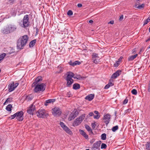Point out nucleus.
Returning <instances> with one entry per match:
<instances>
[{"mask_svg":"<svg viewBox=\"0 0 150 150\" xmlns=\"http://www.w3.org/2000/svg\"><path fill=\"white\" fill-rule=\"evenodd\" d=\"M29 37L27 35L21 36L17 41V47L18 49H22L25 46L28 40Z\"/></svg>","mask_w":150,"mask_h":150,"instance_id":"f257e3e1","label":"nucleus"},{"mask_svg":"<svg viewBox=\"0 0 150 150\" xmlns=\"http://www.w3.org/2000/svg\"><path fill=\"white\" fill-rule=\"evenodd\" d=\"M17 29V26L13 24L8 25L6 28H4L2 31V33L8 34L15 31Z\"/></svg>","mask_w":150,"mask_h":150,"instance_id":"f03ea898","label":"nucleus"},{"mask_svg":"<svg viewBox=\"0 0 150 150\" xmlns=\"http://www.w3.org/2000/svg\"><path fill=\"white\" fill-rule=\"evenodd\" d=\"M35 86L34 92L37 93H40L45 91L46 85L45 83H43L36 84Z\"/></svg>","mask_w":150,"mask_h":150,"instance_id":"7ed1b4c3","label":"nucleus"},{"mask_svg":"<svg viewBox=\"0 0 150 150\" xmlns=\"http://www.w3.org/2000/svg\"><path fill=\"white\" fill-rule=\"evenodd\" d=\"M85 116L86 114H83L77 117L73 122L72 126L74 127H75L79 125L84 119Z\"/></svg>","mask_w":150,"mask_h":150,"instance_id":"20e7f679","label":"nucleus"},{"mask_svg":"<svg viewBox=\"0 0 150 150\" xmlns=\"http://www.w3.org/2000/svg\"><path fill=\"white\" fill-rule=\"evenodd\" d=\"M37 116L39 118H45L48 115V114L44 109H39L36 112Z\"/></svg>","mask_w":150,"mask_h":150,"instance_id":"39448f33","label":"nucleus"},{"mask_svg":"<svg viewBox=\"0 0 150 150\" xmlns=\"http://www.w3.org/2000/svg\"><path fill=\"white\" fill-rule=\"evenodd\" d=\"M52 115L55 116H59L62 113L61 110L58 107L52 108Z\"/></svg>","mask_w":150,"mask_h":150,"instance_id":"423d86ee","label":"nucleus"},{"mask_svg":"<svg viewBox=\"0 0 150 150\" xmlns=\"http://www.w3.org/2000/svg\"><path fill=\"white\" fill-rule=\"evenodd\" d=\"M29 20L28 15H25L23 20V26H22V27L25 28L29 26L30 24Z\"/></svg>","mask_w":150,"mask_h":150,"instance_id":"0eeeda50","label":"nucleus"},{"mask_svg":"<svg viewBox=\"0 0 150 150\" xmlns=\"http://www.w3.org/2000/svg\"><path fill=\"white\" fill-rule=\"evenodd\" d=\"M79 112L77 111V110L76 109L74 110L68 118V120L69 121H71L74 119L75 117L78 115Z\"/></svg>","mask_w":150,"mask_h":150,"instance_id":"6e6552de","label":"nucleus"},{"mask_svg":"<svg viewBox=\"0 0 150 150\" xmlns=\"http://www.w3.org/2000/svg\"><path fill=\"white\" fill-rule=\"evenodd\" d=\"M16 119L19 122H21L23 120L24 113L22 111L16 112Z\"/></svg>","mask_w":150,"mask_h":150,"instance_id":"1a4fd4ad","label":"nucleus"},{"mask_svg":"<svg viewBox=\"0 0 150 150\" xmlns=\"http://www.w3.org/2000/svg\"><path fill=\"white\" fill-rule=\"evenodd\" d=\"M111 118V115L109 114H106L104 115L103 120H104V122L105 123L106 125H108L109 123Z\"/></svg>","mask_w":150,"mask_h":150,"instance_id":"9d476101","label":"nucleus"},{"mask_svg":"<svg viewBox=\"0 0 150 150\" xmlns=\"http://www.w3.org/2000/svg\"><path fill=\"white\" fill-rule=\"evenodd\" d=\"M35 110V107L33 104H31L28 107L27 110V112L30 115H33L34 112Z\"/></svg>","mask_w":150,"mask_h":150,"instance_id":"9b49d317","label":"nucleus"},{"mask_svg":"<svg viewBox=\"0 0 150 150\" xmlns=\"http://www.w3.org/2000/svg\"><path fill=\"white\" fill-rule=\"evenodd\" d=\"M101 143V142L100 141H99L94 143L91 148L92 149V150H96V149H99Z\"/></svg>","mask_w":150,"mask_h":150,"instance_id":"f8f14e48","label":"nucleus"},{"mask_svg":"<svg viewBox=\"0 0 150 150\" xmlns=\"http://www.w3.org/2000/svg\"><path fill=\"white\" fill-rule=\"evenodd\" d=\"M92 59L93 60V62L96 64H97L100 62L99 57H98L97 54L94 53L92 55Z\"/></svg>","mask_w":150,"mask_h":150,"instance_id":"ddd939ff","label":"nucleus"},{"mask_svg":"<svg viewBox=\"0 0 150 150\" xmlns=\"http://www.w3.org/2000/svg\"><path fill=\"white\" fill-rule=\"evenodd\" d=\"M121 72L120 70H117L111 76V78L114 79H116L121 74Z\"/></svg>","mask_w":150,"mask_h":150,"instance_id":"4468645a","label":"nucleus"},{"mask_svg":"<svg viewBox=\"0 0 150 150\" xmlns=\"http://www.w3.org/2000/svg\"><path fill=\"white\" fill-rule=\"evenodd\" d=\"M42 77L41 76H38L36 79L35 80V82L33 83L32 84V87H33L35 86V85L39 84L38 83L41 81H42Z\"/></svg>","mask_w":150,"mask_h":150,"instance_id":"2eb2a0df","label":"nucleus"},{"mask_svg":"<svg viewBox=\"0 0 150 150\" xmlns=\"http://www.w3.org/2000/svg\"><path fill=\"white\" fill-rule=\"evenodd\" d=\"M67 76L65 79H72V78L74 76V74L71 72H68L66 74Z\"/></svg>","mask_w":150,"mask_h":150,"instance_id":"dca6fc26","label":"nucleus"},{"mask_svg":"<svg viewBox=\"0 0 150 150\" xmlns=\"http://www.w3.org/2000/svg\"><path fill=\"white\" fill-rule=\"evenodd\" d=\"M8 91L9 92H11L13 91L15 89L14 87V82H12L9 84L8 86Z\"/></svg>","mask_w":150,"mask_h":150,"instance_id":"f3484780","label":"nucleus"},{"mask_svg":"<svg viewBox=\"0 0 150 150\" xmlns=\"http://www.w3.org/2000/svg\"><path fill=\"white\" fill-rule=\"evenodd\" d=\"M67 81V86L68 87H70L71 85L73 83L74 80L73 79H65Z\"/></svg>","mask_w":150,"mask_h":150,"instance_id":"a211bd4d","label":"nucleus"},{"mask_svg":"<svg viewBox=\"0 0 150 150\" xmlns=\"http://www.w3.org/2000/svg\"><path fill=\"white\" fill-rule=\"evenodd\" d=\"M79 132L80 134L82 135L86 139H88V135L86 134V132L82 130L79 129Z\"/></svg>","mask_w":150,"mask_h":150,"instance_id":"6ab92c4d","label":"nucleus"},{"mask_svg":"<svg viewBox=\"0 0 150 150\" xmlns=\"http://www.w3.org/2000/svg\"><path fill=\"white\" fill-rule=\"evenodd\" d=\"M94 97V94H90L86 96L85 99L88 100L89 101L92 100Z\"/></svg>","mask_w":150,"mask_h":150,"instance_id":"aec40b11","label":"nucleus"},{"mask_svg":"<svg viewBox=\"0 0 150 150\" xmlns=\"http://www.w3.org/2000/svg\"><path fill=\"white\" fill-rule=\"evenodd\" d=\"M56 99H49L46 100L45 102V105L47 106L48 105V104L53 103L55 101Z\"/></svg>","mask_w":150,"mask_h":150,"instance_id":"412c9836","label":"nucleus"},{"mask_svg":"<svg viewBox=\"0 0 150 150\" xmlns=\"http://www.w3.org/2000/svg\"><path fill=\"white\" fill-rule=\"evenodd\" d=\"M94 113L96 115H94L93 118L94 119H98L100 117V113L97 110H95L94 112Z\"/></svg>","mask_w":150,"mask_h":150,"instance_id":"4be33fe9","label":"nucleus"},{"mask_svg":"<svg viewBox=\"0 0 150 150\" xmlns=\"http://www.w3.org/2000/svg\"><path fill=\"white\" fill-rule=\"evenodd\" d=\"M85 127L86 129L90 133L93 134V133L92 131V130L91 129L90 127L88 125H85Z\"/></svg>","mask_w":150,"mask_h":150,"instance_id":"5701e85b","label":"nucleus"},{"mask_svg":"<svg viewBox=\"0 0 150 150\" xmlns=\"http://www.w3.org/2000/svg\"><path fill=\"white\" fill-rule=\"evenodd\" d=\"M60 125L61 127L65 131H66L68 128V127L65 125L63 122H60Z\"/></svg>","mask_w":150,"mask_h":150,"instance_id":"b1692460","label":"nucleus"},{"mask_svg":"<svg viewBox=\"0 0 150 150\" xmlns=\"http://www.w3.org/2000/svg\"><path fill=\"white\" fill-rule=\"evenodd\" d=\"M137 55L138 54H137L129 56L128 58V61H131L133 60L134 59H135V58L137 57Z\"/></svg>","mask_w":150,"mask_h":150,"instance_id":"393cba45","label":"nucleus"},{"mask_svg":"<svg viewBox=\"0 0 150 150\" xmlns=\"http://www.w3.org/2000/svg\"><path fill=\"white\" fill-rule=\"evenodd\" d=\"M137 4H135L134 7L139 9H141L144 8L145 6V4H142L139 5H137Z\"/></svg>","mask_w":150,"mask_h":150,"instance_id":"a878e982","label":"nucleus"},{"mask_svg":"<svg viewBox=\"0 0 150 150\" xmlns=\"http://www.w3.org/2000/svg\"><path fill=\"white\" fill-rule=\"evenodd\" d=\"M36 42V39H34L32 40L29 43V46L30 47H32L35 45V43Z\"/></svg>","mask_w":150,"mask_h":150,"instance_id":"bb28decb","label":"nucleus"},{"mask_svg":"<svg viewBox=\"0 0 150 150\" xmlns=\"http://www.w3.org/2000/svg\"><path fill=\"white\" fill-rule=\"evenodd\" d=\"M73 88L75 90H77L80 88V85L78 83H75L73 84Z\"/></svg>","mask_w":150,"mask_h":150,"instance_id":"cd10ccee","label":"nucleus"},{"mask_svg":"<svg viewBox=\"0 0 150 150\" xmlns=\"http://www.w3.org/2000/svg\"><path fill=\"white\" fill-rule=\"evenodd\" d=\"M12 98H8L5 102L4 103V105L10 103L12 100Z\"/></svg>","mask_w":150,"mask_h":150,"instance_id":"c85d7f7f","label":"nucleus"},{"mask_svg":"<svg viewBox=\"0 0 150 150\" xmlns=\"http://www.w3.org/2000/svg\"><path fill=\"white\" fill-rule=\"evenodd\" d=\"M6 55V53H3L0 54V63L1 62L2 60L4 59Z\"/></svg>","mask_w":150,"mask_h":150,"instance_id":"c756f323","label":"nucleus"},{"mask_svg":"<svg viewBox=\"0 0 150 150\" xmlns=\"http://www.w3.org/2000/svg\"><path fill=\"white\" fill-rule=\"evenodd\" d=\"M73 78L74 79H76L79 80H81L82 79L84 78L83 77L81 76L80 75H75L74 74V76L73 77Z\"/></svg>","mask_w":150,"mask_h":150,"instance_id":"7c9ffc66","label":"nucleus"},{"mask_svg":"<svg viewBox=\"0 0 150 150\" xmlns=\"http://www.w3.org/2000/svg\"><path fill=\"white\" fill-rule=\"evenodd\" d=\"M12 107L11 105L10 104H8L6 107V110L8 111H11V108Z\"/></svg>","mask_w":150,"mask_h":150,"instance_id":"2f4dec72","label":"nucleus"},{"mask_svg":"<svg viewBox=\"0 0 150 150\" xmlns=\"http://www.w3.org/2000/svg\"><path fill=\"white\" fill-rule=\"evenodd\" d=\"M81 64V62L79 61H76L73 62L72 66L74 67L76 65H79Z\"/></svg>","mask_w":150,"mask_h":150,"instance_id":"473e14b6","label":"nucleus"},{"mask_svg":"<svg viewBox=\"0 0 150 150\" xmlns=\"http://www.w3.org/2000/svg\"><path fill=\"white\" fill-rule=\"evenodd\" d=\"M58 71H57V73H58L62 72L63 71V68L61 66H58L57 67Z\"/></svg>","mask_w":150,"mask_h":150,"instance_id":"72a5a7b5","label":"nucleus"},{"mask_svg":"<svg viewBox=\"0 0 150 150\" xmlns=\"http://www.w3.org/2000/svg\"><path fill=\"white\" fill-rule=\"evenodd\" d=\"M65 132L68 134L71 135H72L73 134L72 131L69 128L67 129V130L66 131H65Z\"/></svg>","mask_w":150,"mask_h":150,"instance_id":"f704fd0d","label":"nucleus"},{"mask_svg":"<svg viewBox=\"0 0 150 150\" xmlns=\"http://www.w3.org/2000/svg\"><path fill=\"white\" fill-rule=\"evenodd\" d=\"M106 138V135L105 133H103L101 135V139L102 140H105Z\"/></svg>","mask_w":150,"mask_h":150,"instance_id":"c9c22d12","label":"nucleus"},{"mask_svg":"<svg viewBox=\"0 0 150 150\" xmlns=\"http://www.w3.org/2000/svg\"><path fill=\"white\" fill-rule=\"evenodd\" d=\"M118 129V127L117 125H116L112 127V131L115 132Z\"/></svg>","mask_w":150,"mask_h":150,"instance_id":"e433bc0d","label":"nucleus"},{"mask_svg":"<svg viewBox=\"0 0 150 150\" xmlns=\"http://www.w3.org/2000/svg\"><path fill=\"white\" fill-rule=\"evenodd\" d=\"M146 146L147 150H150V142H147L146 145Z\"/></svg>","mask_w":150,"mask_h":150,"instance_id":"4c0bfd02","label":"nucleus"},{"mask_svg":"<svg viewBox=\"0 0 150 150\" xmlns=\"http://www.w3.org/2000/svg\"><path fill=\"white\" fill-rule=\"evenodd\" d=\"M150 21V18L149 17L146 20L144 21L143 25H144L148 23Z\"/></svg>","mask_w":150,"mask_h":150,"instance_id":"58836bf2","label":"nucleus"},{"mask_svg":"<svg viewBox=\"0 0 150 150\" xmlns=\"http://www.w3.org/2000/svg\"><path fill=\"white\" fill-rule=\"evenodd\" d=\"M132 93L134 95H136L137 94V91L135 89H133L131 91Z\"/></svg>","mask_w":150,"mask_h":150,"instance_id":"ea45409f","label":"nucleus"},{"mask_svg":"<svg viewBox=\"0 0 150 150\" xmlns=\"http://www.w3.org/2000/svg\"><path fill=\"white\" fill-rule=\"evenodd\" d=\"M120 63L119 61H117L114 64V66L115 67H117L119 65Z\"/></svg>","mask_w":150,"mask_h":150,"instance_id":"a19ab883","label":"nucleus"},{"mask_svg":"<svg viewBox=\"0 0 150 150\" xmlns=\"http://www.w3.org/2000/svg\"><path fill=\"white\" fill-rule=\"evenodd\" d=\"M107 147L106 145L104 143H102L101 144V149H105Z\"/></svg>","mask_w":150,"mask_h":150,"instance_id":"79ce46f5","label":"nucleus"},{"mask_svg":"<svg viewBox=\"0 0 150 150\" xmlns=\"http://www.w3.org/2000/svg\"><path fill=\"white\" fill-rule=\"evenodd\" d=\"M16 114L15 113L13 115H11V116L9 117V118H10L11 119H14L15 117H16Z\"/></svg>","mask_w":150,"mask_h":150,"instance_id":"37998d69","label":"nucleus"},{"mask_svg":"<svg viewBox=\"0 0 150 150\" xmlns=\"http://www.w3.org/2000/svg\"><path fill=\"white\" fill-rule=\"evenodd\" d=\"M67 15L69 16H71L73 15V13L71 10H69L67 12Z\"/></svg>","mask_w":150,"mask_h":150,"instance_id":"c03bdc74","label":"nucleus"},{"mask_svg":"<svg viewBox=\"0 0 150 150\" xmlns=\"http://www.w3.org/2000/svg\"><path fill=\"white\" fill-rule=\"evenodd\" d=\"M96 122H94L93 123H92L91 124V126L93 129H94L96 127Z\"/></svg>","mask_w":150,"mask_h":150,"instance_id":"a18cd8bd","label":"nucleus"},{"mask_svg":"<svg viewBox=\"0 0 150 150\" xmlns=\"http://www.w3.org/2000/svg\"><path fill=\"white\" fill-rule=\"evenodd\" d=\"M131 108H129L128 109L126 110L125 111V112L126 114L127 113L129 112H130L131 111Z\"/></svg>","mask_w":150,"mask_h":150,"instance_id":"49530a36","label":"nucleus"},{"mask_svg":"<svg viewBox=\"0 0 150 150\" xmlns=\"http://www.w3.org/2000/svg\"><path fill=\"white\" fill-rule=\"evenodd\" d=\"M128 100L127 99H125L123 102V104H125L127 103L128 102Z\"/></svg>","mask_w":150,"mask_h":150,"instance_id":"de8ad7c7","label":"nucleus"},{"mask_svg":"<svg viewBox=\"0 0 150 150\" xmlns=\"http://www.w3.org/2000/svg\"><path fill=\"white\" fill-rule=\"evenodd\" d=\"M110 87L109 85L107 84L105 85V86L104 87V89H108Z\"/></svg>","mask_w":150,"mask_h":150,"instance_id":"09e8293b","label":"nucleus"},{"mask_svg":"<svg viewBox=\"0 0 150 150\" xmlns=\"http://www.w3.org/2000/svg\"><path fill=\"white\" fill-rule=\"evenodd\" d=\"M108 84L109 85L110 87L113 86L114 85V84L111 81H110Z\"/></svg>","mask_w":150,"mask_h":150,"instance_id":"8fccbe9b","label":"nucleus"},{"mask_svg":"<svg viewBox=\"0 0 150 150\" xmlns=\"http://www.w3.org/2000/svg\"><path fill=\"white\" fill-rule=\"evenodd\" d=\"M19 83H14V87L15 88L18 85Z\"/></svg>","mask_w":150,"mask_h":150,"instance_id":"3c124183","label":"nucleus"},{"mask_svg":"<svg viewBox=\"0 0 150 150\" xmlns=\"http://www.w3.org/2000/svg\"><path fill=\"white\" fill-rule=\"evenodd\" d=\"M123 19V15H121L120 16L119 20L120 21H121Z\"/></svg>","mask_w":150,"mask_h":150,"instance_id":"603ef678","label":"nucleus"},{"mask_svg":"<svg viewBox=\"0 0 150 150\" xmlns=\"http://www.w3.org/2000/svg\"><path fill=\"white\" fill-rule=\"evenodd\" d=\"M73 62H72V61H70L69 62V64L71 66H72V65H73Z\"/></svg>","mask_w":150,"mask_h":150,"instance_id":"864d4df0","label":"nucleus"},{"mask_svg":"<svg viewBox=\"0 0 150 150\" xmlns=\"http://www.w3.org/2000/svg\"><path fill=\"white\" fill-rule=\"evenodd\" d=\"M123 58V57L122 56L120 57V58L118 59L117 61H119V62H120L122 59Z\"/></svg>","mask_w":150,"mask_h":150,"instance_id":"5fc2aeb1","label":"nucleus"},{"mask_svg":"<svg viewBox=\"0 0 150 150\" xmlns=\"http://www.w3.org/2000/svg\"><path fill=\"white\" fill-rule=\"evenodd\" d=\"M114 23V21H110L108 23V24H113Z\"/></svg>","mask_w":150,"mask_h":150,"instance_id":"6e6d98bb","label":"nucleus"},{"mask_svg":"<svg viewBox=\"0 0 150 150\" xmlns=\"http://www.w3.org/2000/svg\"><path fill=\"white\" fill-rule=\"evenodd\" d=\"M89 115L90 116H92L93 115L94 116L93 113V112H90L89 113Z\"/></svg>","mask_w":150,"mask_h":150,"instance_id":"4d7b16f0","label":"nucleus"},{"mask_svg":"<svg viewBox=\"0 0 150 150\" xmlns=\"http://www.w3.org/2000/svg\"><path fill=\"white\" fill-rule=\"evenodd\" d=\"M77 6L78 7H81L82 6V5L81 4H77Z\"/></svg>","mask_w":150,"mask_h":150,"instance_id":"13d9d810","label":"nucleus"},{"mask_svg":"<svg viewBox=\"0 0 150 150\" xmlns=\"http://www.w3.org/2000/svg\"><path fill=\"white\" fill-rule=\"evenodd\" d=\"M147 90L148 92H150V86H148Z\"/></svg>","mask_w":150,"mask_h":150,"instance_id":"bf43d9fd","label":"nucleus"},{"mask_svg":"<svg viewBox=\"0 0 150 150\" xmlns=\"http://www.w3.org/2000/svg\"><path fill=\"white\" fill-rule=\"evenodd\" d=\"M93 21L92 20H90L89 21V23H93Z\"/></svg>","mask_w":150,"mask_h":150,"instance_id":"052dcab7","label":"nucleus"},{"mask_svg":"<svg viewBox=\"0 0 150 150\" xmlns=\"http://www.w3.org/2000/svg\"><path fill=\"white\" fill-rule=\"evenodd\" d=\"M39 30L38 29V28H37L36 29V35H37V34H38V31H39Z\"/></svg>","mask_w":150,"mask_h":150,"instance_id":"680f3d73","label":"nucleus"},{"mask_svg":"<svg viewBox=\"0 0 150 150\" xmlns=\"http://www.w3.org/2000/svg\"><path fill=\"white\" fill-rule=\"evenodd\" d=\"M57 1H54V2H53L54 4L55 3L56 4L57 3H58V1L57 2Z\"/></svg>","mask_w":150,"mask_h":150,"instance_id":"e2e57ef3","label":"nucleus"},{"mask_svg":"<svg viewBox=\"0 0 150 150\" xmlns=\"http://www.w3.org/2000/svg\"><path fill=\"white\" fill-rule=\"evenodd\" d=\"M149 40H150V37L149 38H148V39H147V40H146V42H148V41H149Z\"/></svg>","mask_w":150,"mask_h":150,"instance_id":"0e129e2a","label":"nucleus"},{"mask_svg":"<svg viewBox=\"0 0 150 150\" xmlns=\"http://www.w3.org/2000/svg\"><path fill=\"white\" fill-rule=\"evenodd\" d=\"M135 4H137L138 5H140V4H139V3L138 2H137V3H136Z\"/></svg>","mask_w":150,"mask_h":150,"instance_id":"69168bd1","label":"nucleus"},{"mask_svg":"<svg viewBox=\"0 0 150 150\" xmlns=\"http://www.w3.org/2000/svg\"><path fill=\"white\" fill-rule=\"evenodd\" d=\"M135 51V49H134L132 50L133 53Z\"/></svg>","mask_w":150,"mask_h":150,"instance_id":"338daca9","label":"nucleus"},{"mask_svg":"<svg viewBox=\"0 0 150 150\" xmlns=\"http://www.w3.org/2000/svg\"><path fill=\"white\" fill-rule=\"evenodd\" d=\"M150 48V45L149 46V47H147V49H149Z\"/></svg>","mask_w":150,"mask_h":150,"instance_id":"774afa93","label":"nucleus"}]
</instances>
